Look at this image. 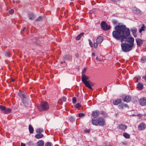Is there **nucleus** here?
Wrapping results in <instances>:
<instances>
[{
	"mask_svg": "<svg viewBox=\"0 0 146 146\" xmlns=\"http://www.w3.org/2000/svg\"><path fill=\"white\" fill-rule=\"evenodd\" d=\"M112 33L113 37L116 40H120L121 42L126 39L130 34L129 29L124 25H116Z\"/></svg>",
	"mask_w": 146,
	"mask_h": 146,
	"instance_id": "nucleus-1",
	"label": "nucleus"
},
{
	"mask_svg": "<svg viewBox=\"0 0 146 146\" xmlns=\"http://www.w3.org/2000/svg\"><path fill=\"white\" fill-rule=\"evenodd\" d=\"M92 121L93 125L96 126L99 125L101 126H103L106 124L105 120L101 117L96 119L93 118L92 120Z\"/></svg>",
	"mask_w": 146,
	"mask_h": 146,
	"instance_id": "nucleus-2",
	"label": "nucleus"
},
{
	"mask_svg": "<svg viewBox=\"0 0 146 146\" xmlns=\"http://www.w3.org/2000/svg\"><path fill=\"white\" fill-rule=\"evenodd\" d=\"M37 108L40 111L46 110L49 108V105L47 102H41L40 106H37Z\"/></svg>",
	"mask_w": 146,
	"mask_h": 146,
	"instance_id": "nucleus-3",
	"label": "nucleus"
},
{
	"mask_svg": "<svg viewBox=\"0 0 146 146\" xmlns=\"http://www.w3.org/2000/svg\"><path fill=\"white\" fill-rule=\"evenodd\" d=\"M121 46L122 50L125 52H129L132 50L133 48L129 44L126 43H122Z\"/></svg>",
	"mask_w": 146,
	"mask_h": 146,
	"instance_id": "nucleus-4",
	"label": "nucleus"
},
{
	"mask_svg": "<svg viewBox=\"0 0 146 146\" xmlns=\"http://www.w3.org/2000/svg\"><path fill=\"white\" fill-rule=\"evenodd\" d=\"M103 37L102 36H98L96 39V42H94L93 44L94 47L96 48L98 46V44H101L103 40Z\"/></svg>",
	"mask_w": 146,
	"mask_h": 146,
	"instance_id": "nucleus-5",
	"label": "nucleus"
},
{
	"mask_svg": "<svg viewBox=\"0 0 146 146\" xmlns=\"http://www.w3.org/2000/svg\"><path fill=\"white\" fill-rule=\"evenodd\" d=\"M82 81L84 84H85L89 82V81H87L89 77L86 75L85 74H84V71H83L82 73Z\"/></svg>",
	"mask_w": 146,
	"mask_h": 146,
	"instance_id": "nucleus-6",
	"label": "nucleus"
},
{
	"mask_svg": "<svg viewBox=\"0 0 146 146\" xmlns=\"http://www.w3.org/2000/svg\"><path fill=\"white\" fill-rule=\"evenodd\" d=\"M101 26L102 29L104 30L107 31L110 29V26H108L106 23L104 21L101 23Z\"/></svg>",
	"mask_w": 146,
	"mask_h": 146,
	"instance_id": "nucleus-7",
	"label": "nucleus"
},
{
	"mask_svg": "<svg viewBox=\"0 0 146 146\" xmlns=\"http://www.w3.org/2000/svg\"><path fill=\"white\" fill-rule=\"evenodd\" d=\"M146 128V124L144 123H140L138 127V128L139 130H144Z\"/></svg>",
	"mask_w": 146,
	"mask_h": 146,
	"instance_id": "nucleus-8",
	"label": "nucleus"
},
{
	"mask_svg": "<svg viewBox=\"0 0 146 146\" xmlns=\"http://www.w3.org/2000/svg\"><path fill=\"white\" fill-rule=\"evenodd\" d=\"M140 104L142 106H145L146 105V98L145 97L141 98L139 100Z\"/></svg>",
	"mask_w": 146,
	"mask_h": 146,
	"instance_id": "nucleus-9",
	"label": "nucleus"
},
{
	"mask_svg": "<svg viewBox=\"0 0 146 146\" xmlns=\"http://www.w3.org/2000/svg\"><path fill=\"white\" fill-rule=\"evenodd\" d=\"M100 114V111H98L96 110L93 112L92 113V116L95 119L99 116Z\"/></svg>",
	"mask_w": 146,
	"mask_h": 146,
	"instance_id": "nucleus-10",
	"label": "nucleus"
},
{
	"mask_svg": "<svg viewBox=\"0 0 146 146\" xmlns=\"http://www.w3.org/2000/svg\"><path fill=\"white\" fill-rule=\"evenodd\" d=\"M135 40L137 45L139 46H141L143 44V40H142L139 38H136Z\"/></svg>",
	"mask_w": 146,
	"mask_h": 146,
	"instance_id": "nucleus-11",
	"label": "nucleus"
},
{
	"mask_svg": "<svg viewBox=\"0 0 146 146\" xmlns=\"http://www.w3.org/2000/svg\"><path fill=\"white\" fill-rule=\"evenodd\" d=\"M19 96L21 98L22 101L24 102L25 99V96L24 92H19L18 93Z\"/></svg>",
	"mask_w": 146,
	"mask_h": 146,
	"instance_id": "nucleus-12",
	"label": "nucleus"
},
{
	"mask_svg": "<svg viewBox=\"0 0 146 146\" xmlns=\"http://www.w3.org/2000/svg\"><path fill=\"white\" fill-rule=\"evenodd\" d=\"M131 100V97L129 96H125L123 98V100L124 102H130Z\"/></svg>",
	"mask_w": 146,
	"mask_h": 146,
	"instance_id": "nucleus-13",
	"label": "nucleus"
},
{
	"mask_svg": "<svg viewBox=\"0 0 146 146\" xmlns=\"http://www.w3.org/2000/svg\"><path fill=\"white\" fill-rule=\"evenodd\" d=\"M137 88L139 90H141L143 88V85L141 83L139 82L137 85Z\"/></svg>",
	"mask_w": 146,
	"mask_h": 146,
	"instance_id": "nucleus-14",
	"label": "nucleus"
},
{
	"mask_svg": "<svg viewBox=\"0 0 146 146\" xmlns=\"http://www.w3.org/2000/svg\"><path fill=\"white\" fill-rule=\"evenodd\" d=\"M134 39L133 37H131L129 39V42L130 43L129 45L133 47L134 46Z\"/></svg>",
	"mask_w": 146,
	"mask_h": 146,
	"instance_id": "nucleus-15",
	"label": "nucleus"
},
{
	"mask_svg": "<svg viewBox=\"0 0 146 146\" xmlns=\"http://www.w3.org/2000/svg\"><path fill=\"white\" fill-rule=\"evenodd\" d=\"M119 129L122 130L123 131H124L127 128V126L123 124H121L119 125Z\"/></svg>",
	"mask_w": 146,
	"mask_h": 146,
	"instance_id": "nucleus-16",
	"label": "nucleus"
},
{
	"mask_svg": "<svg viewBox=\"0 0 146 146\" xmlns=\"http://www.w3.org/2000/svg\"><path fill=\"white\" fill-rule=\"evenodd\" d=\"M121 101L120 99H117L114 100L113 101V104L114 105H117L120 104Z\"/></svg>",
	"mask_w": 146,
	"mask_h": 146,
	"instance_id": "nucleus-17",
	"label": "nucleus"
},
{
	"mask_svg": "<svg viewBox=\"0 0 146 146\" xmlns=\"http://www.w3.org/2000/svg\"><path fill=\"white\" fill-rule=\"evenodd\" d=\"M86 87L88 88H89L91 90H92V89L91 87V86H93V84L90 82L84 84Z\"/></svg>",
	"mask_w": 146,
	"mask_h": 146,
	"instance_id": "nucleus-18",
	"label": "nucleus"
},
{
	"mask_svg": "<svg viewBox=\"0 0 146 146\" xmlns=\"http://www.w3.org/2000/svg\"><path fill=\"white\" fill-rule=\"evenodd\" d=\"M86 87L88 88H89L91 90H92V89L91 87V86H93V84L90 82L84 84Z\"/></svg>",
	"mask_w": 146,
	"mask_h": 146,
	"instance_id": "nucleus-19",
	"label": "nucleus"
},
{
	"mask_svg": "<svg viewBox=\"0 0 146 146\" xmlns=\"http://www.w3.org/2000/svg\"><path fill=\"white\" fill-rule=\"evenodd\" d=\"M44 142L42 140H39L37 143V146H43Z\"/></svg>",
	"mask_w": 146,
	"mask_h": 146,
	"instance_id": "nucleus-20",
	"label": "nucleus"
},
{
	"mask_svg": "<svg viewBox=\"0 0 146 146\" xmlns=\"http://www.w3.org/2000/svg\"><path fill=\"white\" fill-rule=\"evenodd\" d=\"M43 135L41 133H39L36 134L35 136V137L37 139H39L40 138H42L43 137Z\"/></svg>",
	"mask_w": 146,
	"mask_h": 146,
	"instance_id": "nucleus-21",
	"label": "nucleus"
},
{
	"mask_svg": "<svg viewBox=\"0 0 146 146\" xmlns=\"http://www.w3.org/2000/svg\"><path fill=\"white\" fill-rule=\"evenodd\" d=\"M28 16L30 20H33L35 18L34 15L33 13H29L28 15Z\"/></svg>",
	"mask_w": 146,
	"mask_h": 146,
	"instance_id": "nucleus-22",
	"label": "nucleus"
},
{
	"mask_svg": "<svg viewBox=\"0 0 146 146\" xmlns=\"http://www.w3.org/2000/svg\"><path fill=\"white\" fill-rule=\"evenodd\" d=\"M12 111L11 109L9 108H6L4 113L5 114H7L11 113Z\"/></svg>",
	"mask_w": 146,
	"mask_h": 146,
	"instance_id": "nucleus-23",
	"label": "nucleus"
},
{
	"mask_svg": "<svg viewBox=\"0 0 146 146\" xmlns=\"http://www.w3.org/2000/svg\"><path fill=\"white\" fill-rule=\"evenodd\" d=\"M145 28L146 27L144 24H143L141 27V28L139 30V33H141L142 31H144L145 30Z\"/></svg>",
	"mask_w": 146,
	"mask_h": 146,
	"instance_id": "nucleus-24",
	"label": "nucleus"
},
{
	"mask_svg": "<svg viewBox=\"0 0 146 146\" xmlns=\"http://www.w3.org/2000/svg\"><path fill=\"white\" fill-rule=\"evenodd\" d=\"M124 107H128V105L127 104H121L119 106V108L120 109H123Z\"/></svg>",
	"mask_w": 146,
	"mask_h": 146,
	"instance_id": "nucleus-25",
	"label": "nucleus"
},
{
	"mask_svg": "<svg viewBox=\"0 0 146 146\" xmlns=\"http://www.w3.org/2000/svg\"><path fill=\"white\" fill-rule=\"evenodd\" d=\"M29 129L30 133H33L34 129L33 127L31 125H29Z\"/></svg>",
	"mask_w": 146,
	"mask_h": 146,
	"instance_id": "nucleus-26",
	"label": "nucleus"
},
{
	"mask_svg": "<svg viewBox=\"0 0 146 146\" xmlns=\"http://www.w3.org/2000/svg\"><path fill=\"white\" fill-rule=\"evenodd\" d=\"M141 62L142 63H144L146 62V58L145 56L142 57L140 59Z\"/></svg>",
	"mask_w": 146,
	"mask_h": 146,
	"instance_id": "nucleus-27",
	"label": "nucleus"
},
{
	"mask_svg": "<svg viewBox=\"0 0 146 146\" xmlns=\"http://www.w3.org/2000/svg\"><path fill=\"white\" fill-rule=\"evenodd\" d=\"M6 108L5 106H4L0 105V110L1 111L4 112Z\"/></svg>",
	"mask_w": 146,
	"mask_h": 146,
	"instance_id": "nucleus-28",
	"label": "nucleus"
},
{
	"mask_svg": "<svg viewBox=\"0 0 146 146\" xmlns=\"http://www.w3.org/2000/svg\"><path fill=\"white\" fill-rule=\"evenodd\" d=\"M123 135V136L126 138H129L130 137V135L126 133H124Z\"/></svg>",
	"mask_w": 146,
	"mask_h": 146,
	"instance_id": "nucleus-29",
	"label": "nucleus"
},
{
	"mask_svg": "<svg viewBox=\"0 0 146 146\" xmlns=\"http://www.w3.org/2000/svg\"><path fill=\"white\" fill-rule=\"evenodd\" d=\"M101 113L105 117H106L107 116V113L105 111H102L101 112Z\"/></svg>",
	"mask_w": 146,
	"mask_h": 146,
	"instance_id": "nucleus-30",
	"label": "nucleus"
},
{
	"mask_svg": "<svg viewBox=\"0 0 146 146\" xmlns=\"http://www.w3.org/2000/svg\"><path fill=\"white\" fill-rule=\"evenodd\" d=\"M44 130L42 129L38 128L36 130V132L37 133H40L43 132Z\"/></svg>",
	"mask_w": 146,
	"mask_h": 146,
	"instance_id": "nucleus-31",
	"label": "nucleus"
},
{
	"mask_svg": "<svg viewBox=\"0 0 146 146\" xmlns=\"http://www.w3.org/2000/svg\"><path fill=\"white\" fill-rule=\"evenodd\" d=\"M131 31L133 33H136L137 29L136 28H134L131 30Z\"/></svg>",
	"mask_w": 146,
	"mask_h": 146,
	"instance_id": "nucleus-32",
	"label": "nucleus"
},
{
	"mask_svg": "<svg viewBox=\"0 0 146 146\" xmlns=\"http://www.w3.org/2000/svg\"><path fill=\"white\" fill-rule=\"evenodd\" d=\"M141 79V77L139 76H138L137 77H135L134 78L135 81V82H138L139 80H140Z\"/></svg>",
	"mask_w": 146,
	"mask_h": 146,
	"instance_id": "nucleus-33",
	"label": "nucleus"
},
{
	"mask_svg": "<svg viewBox=\"0 0 146 146\" xmlns=\"http://www.w3.org/2000/svg\"><path fill=\"white\" fill-rule=\"evenodd\" d=\"M45 146H53V145L51 142H48L45 144Z\"/></svg>",
	"mask_w": 146,
	"mask_h": 146,
	"instance_id": "nucleus-34",
	"label": "nucleus"
},
{
	"mask_svg": "<svg viewBox=\"0 0 146 146\" xmlns=\"http://www.w3.org/2000/svg\"><path fill=\"white\" fill-rule=\"evenodd\" d=\"M85 114L83 113H79L78 114V115L79 117L80 118L82 117L85 116Z\"/></svg>",
	"mask_w": 146,
	"mask_h": 146,
	"instance_id": "nucleus-35",
	"label": "nucleus"
},
{
	"mask_svg": "<svg viewBox=\"0 0 146 146\" xmlns=\"http://www.w3.org/2000/svg\"><path fill=\"white\" fill-rule=\"evenodd\" d=\"M88 41L89 42V44L91 47H94L93 44L92 42L91 41V40L90 39L88 40Z\"/></svg>",
	"mask_w": 146,
	"mask_h": 146,
	"instance_id": "nucleus-36",
	"label": "nucleus"
},
{
	"mask_svg": "<svg viewBox=\"0 0 146 146\" xmlns=\"http://www.w3.org/2000/svg\"><path fill=\"white\" fill-rule=\"evenodd\" d=\"M27 144L30 146H34V145L33 142L31 141L29 142Z\"/></svg>",
	"mask_w": 146,
	"mask_h": 146,
	"instance_id": "nucleus-37",
	"label": "nucleus"
},
{
	"mask_svg": "<svg viewBox=\"0 0 146 146\" xmlns=\"http://www.w3.org/2000/svg\"><path fill=\"white\" fill-rule=\"evenodd\" d=\"M42 16H40L36 20V21H40L42 19Z\"/></svg>",
	"mask_w": 146,
	"mask_h": 146,
	"instance_id": "nucleus-38",
	"label": "nucleus"
},
{
	"mask_svg": "<svg viewBox=\"0 0 146 146\" xmlns=\"http://www.w3.org/2000/svg\"><path fill=\"white\" fill-rule=\"evenodd\" d=\"M81 106V105L80 103H77L76 105V107L78 108H79Z\"/></svg>",
	"mask_w": 146,
	"mask_h": 146,
	"instance_id": "nucleus-39",
	"label": "nucleus"
},
{
	"mask_svg": "<svg viewBox=\"0 0 146 146\" xmlns=\"http://www.w3.org/2000/svg\"><path fill=\"white\" fill-rule=\"evenodd\" d=\"M72 102L74 104H75L76 102V99L75 97H74L72 98Z\"/></svg>",
	"mask_w": 146,
	"mask_h": 146,
	"instance_id": "nucleus-40",
	"label": "nucleus"
},
{
	"mask_svg": "<svg viewBox=\"0 0 146 146\" xmlns=\"http://www.w3.org/2000/svg\"><path fill=\"white\" fill-rule=\"evenodd\" d=\"M70 56L69 55H66L64 57V58L66 60L70 58Z\"/></svg>",
	"mask_w": 146,
	"mask_h": 146,
	"instance_id": "nucleus-41",
	"label": "nucleus"
},
{
	"mask_svg": "<svg viewBox=\"0 0 146 146\" xmlns=\"http://www.w3.org/2000/svg\"><path fill=\"white\" fill-rule=\"evenodd\" d=\"M14 10L13 9H11L9 11V13L11 14H13L14 13Z\"/></svg>",
	"mask_w": 146,
	"mask_h": 146,
	"instance_id": "nucleus-42",
	"label": "nucleus"
},
{
	"mask_svg": "<svg viewBox=\"0 0 146 146\" xmlns=\"http://www.w3.org/2000/svg\"><path fill=\"white\" fill-rule=\"evenodd\" d=\"M81 37L78 35L76 37V40H79L81 38Z\"/></svg>",
	"mask_w": 146,
	"mask_h": 146,
	"instance_id": "nucleus-43",
	"label": "nucleus"
},
{
	"mask_svg": "<svg viewBox=\"0 0 146 146\" xmlns=\"http://www.w3.org/2000/svg\"><path fill=\"white\" fill-rule=\"evenodd\" d=\"M10 54V53L8 52H6L5 53V55L6 56L8 57L9 56Z\"/></svg>",
	"mask_w": 146,
	"mask_h": 146,
	"instance_id": "nucleus-44",
	"label": "nucleus"
},
{
	"mask_svg": "<svg viewBox=\"0 0 146 146\" xmlns=\"http://www.w3.org/2000/svg\"><path fill=\"white\" fill-rule=\"evenodd\" d=\"M62 100L63 101V102H65L66 100V98L65 97H62Z\"/></svg>",
	"mask_w": 146,
	"mask_h": 146,
	"instance_id": "nucleus-45",
	"label": "nucleus"
},
{
	"mask_svg": "<svg viewBox=\"0 0 146 146\" xmlns=\"http://www.w3.org/2000/svg\"><path fill=\"white\" fill-rule=\"evenodd\" d=\"M84 33H80L79 35V36H80V37H81V38L84 35Z\"/></svg>",
	"mask_w": 146,
	"mask_h": 146,
	"instance_id": "nucleus-46",
	"label": "nucleus"
},
{
	"mask_svg": "<svg viewBox=\"0 0 146 146\" xmlns=\"http://www.w3.org/2000/svg\"><path fill=\"white\" fill-rule=\"evenodd\" d=\"M26 29V27H24L23 28V30H22V31H21V34H22V31H23V32L24 31H25V30Z\"/></svg>",
	"mask_w": 146,
	"mask_h": 146,
	"instance_id": "nucleus-47",
	"label": "nucleus"
},
{
	"mask_svg": "<svg viewBox=\"0 0 146 146\" xmlns=\"http://www.w3.org/2000/svg\"><path fill=\"white\" fill-rule=\"evenodd\" d=\"M133 35L135 37H136L137 36L136 33H133Z\"/></svg>",
	"mask_w": 146,
	"mask_h": 146,
	"instance_id": "nucleus-48",
	"label": "nucleus"
},
{
	"mask_svg": "<svg viewBox=\"0 0 146 146\" xmlns=\"http://www.w3.org/2000/svg\"><path fill=\"white\" fill-rule=\"evenodd\" d=\"M25 144L23 143H21V146H25Z\"/></svg>",
	"mask_w": 146,
	"mask_h": 146,
	"instance_id": "nucleus-49",
	"label": "nucleus"
},
{
	"mask_svg": "<svg viewBox=\"0 0 146 146\" xmlns=\"http://www.w3.org/2000/svg\"><path fill=\"white\" fill-rule=\"evenodd\" d=\"M86 68H84V70L83 71H84V74H85L86 72Z\"/></svg>",
	"mask_w": 146,
	"mask_h": 146,
	"instance_id": "nucleus-50",
	"label": "nucleus"
},
{
	"mask_svg": "<svg viewBox=\"0 0 146 146\" xmlns=\"http://www.w3.org/2000/svg\"><path fill=\"white\" fill-rule=\"evenodd\" d=\"M137 116H138V117H141V114H138L137 115Z\"/></svg>",
	"mask_w": 146,
	"mask_h": 146,
	"instance_id": "nucleus-51",
	"label": "nucleus"
},
{
	"mask_svg": "<svg viewBox=\"0 0 146 146\" xmlns=\"http://www.w3.org/2000/svg\"><path fill=\"white\" fill-rule=\"evenodd\" d=\"M143 79L145 80H146V75H145V76H143Z\"/></svg>",
	"mask_w": 146,
	"mask_h": 146,
	"instance_id": "nucleus-52",
	"label": "nucleus"
},
{
	"mask_svg": "<svg viewBox=\"0 0 146 146\" xmlns=\"http://www.w3.org/2000/svg\"><path fill=\"white\" fill-rule=\"evenodd\" d=\"M92 55L93 56H94L95 55V54L93 52L92 53Z\"/></svg>",
	"mask_w": 146,
	"mask_h": 146,
	"instance_id": "nucleus-53",
	"label": "nucleus"
},
{
	"mask_svg": "<svg viewBox=\"0 0 146 146\" xmlns=\"http://www.w3.org/2000/svg\"><path fill=\"white\" fill-rule=\"evenodd\" d=\"M96 58V59L97 60H99V58H98V57H97Z\"/></svg>",
	"mask_w": 146,
	"mask_h": 146,
	"instance_id": "nucleus-54",
	"label": "nucleus"
},
{
	"mask_svg": "<svg viewBox=\"0 0 146 146\" xmlns=\"http://www.w3.org/2000/svg\"><path fill=\"white\" fill-rule=\"evenodd\" d=\"M15 80L14 79H12L11 80V81L12 82H13L15 81Z\"/></svg>",
	"mask_w": 146,
	"mask_h": 146,
	"instance_id": "nucleus-55",
	"label": "nucleus"
},
{
	"mask_svg": "<svg viewBox=\"0 0 146 146\" xmlns=\"http://www.w3.org/2000/svg\"><path fill=\"white\" fill-rule=\"evenodd\" d=\"M110 1H116L117 0H110Z\"/></svg>",
	"mask_w": 146,
	"mask_h": 146,
	"instance_id": "nucleus-56",
	"label": "nucleus"
},
{
	"mask_svg": "<svg viewBox=\"0 0 146 146\" xmlns=\"http://www.w3.org/2000/svg\"><path fill=\"white\" fill-rule=\"evenodd\" d=\"M86 131L88 133V132H89V130H86Z\"/></svg>",
	"mask_w": 146,
	"mask_h": 146,
	"instance_id": "nucleus-57",
	"label": "nucleus"
},
{
	"mask_svg": "<svg viewBox=\"0 0 146 146\" xmlns=\"http://www.w3.org/2000/svg\"><path fill=\"white\" fill-rule=\"evenodd\" d=\"M60 63H61V64H63V62H61Z\"/></svg>",
	"mask_w": 146,
	"mask_h": 146,
	"instance_id": "nucleus-58",
	"label": "nucleus"
},
{
	"mask_svg": "<svg viewBox=\"0 0 146 146\" xmlns=\"http://www.w3.org/2000/svg\"><path fill=\"white\" fill-rule=\"evenodd\" d=\"M58 103H60V100H59L58 101Z\"/></svg>",
	"mask_w": 146,
	"mask_h": 146,
	"instance_id": "nucleus-59",
	"label": "nucleus"
}]
</instances>
